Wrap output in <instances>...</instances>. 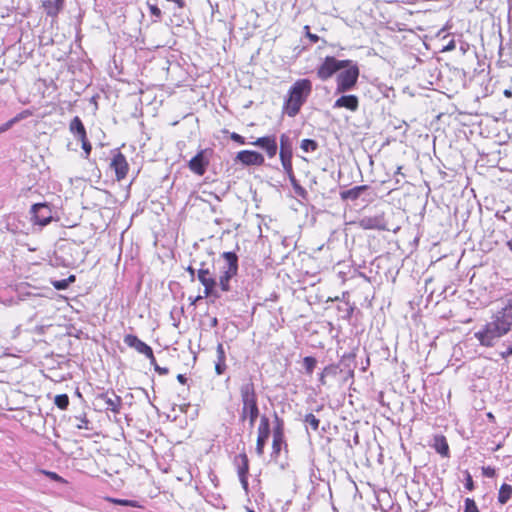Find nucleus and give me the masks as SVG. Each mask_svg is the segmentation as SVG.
<instances>
[{"instance_id": "nucleus-1", "label": "nucleus", "mask_w": 512, "mask_h": 512, "mask_svg": "<svg viewBox=\"0 0 512 512\" xmlns=\"http://www.w3.org/2000/svg\"><path fill=\"white\" fill-rule=\"evenodd\" d=\"M512 326V300L498 311L491 322L474 334L482 346L492 347L496 341L507 334Z\"/></svg>"}, {"instance_id": "nucleus-2", "label": "nucleus", "mask_w": 512, "mask_h": 512, "mask_svg": "<svg viewBox=\"0 0 512 512\" xmlns=\"http://www.w3.org/2000/svg\"><path fill=\"white\" fill-rule=\"evenodd\" d=\"M240 396L242 401V410L240 413V420H249V426L254 427V424L259 416V407L257 401V394L255 385L251 378L247 379L240 386Z\"/></svg>"}, {"instance_id": "nucleus-3", "label": "nucleus", "mask_w": 512, "mask_h": 512, "mask_svg": "<svg viewBox=\"0 0 512 512\" xmlns=\"http://www.w3.org/2000/svg\"><path fill=\"white\" fill-rule=\"evenodd\" d=\"M311 91L312 83L309 79H301L293 84L289 90V98L284 105L288 116L294 117L299 113Z\"/></svg>"}, {"instance_id": "nucleus-4", "label": "nucleus", "mask_w": 512, "mask_h": 512, "mask_svg": "<svg viewBox=\"0 0 512 512\" xmlns=\"http://www.w3.org/2000/svg\"><path fill=\"white\" fill-rule=\"evenodd\" d=\"M359 77V68L353 62L337 75L336 93L341 94L352 90Z\"/></svg>"}, {"instance_id": "nucleus-5", "label": "nucleus", "mask_w": 512, "mask_h": 512, "mask_svg": "<svg viewBox=\"0 0 512 512\" xmlns=\"http://www.w3.org/2000/svg\"><path fill=\"white\" fill-rule=\"evenodd\" d=\"M351 60H337L335 57L327 56L317 69V76L325 81L331 78L337 71L348 67Z\"/></svg>"}, {"instance_id": "nucleus-6", "label": "nucleus", "mask_w": 512, "mask_h": 512, "mask_svg": "<svg viewBox=\"0 0 512 512\" xmlns=\"http://www.w3.org/2000/svg\"><path fill=\"white\" fill-rule=\"evenodd\" d=\"M31 220L34 224L44 227L53 220V211L50 204L36 203L30 209Z\"/></svg>"}, {"instance_id": "nucleus-7", "label": "nucleus", "mask_w": 512, "mask_h": 512, "mask_svg": "<svg viewBox=\"0 0 512 512\" xmlns=\"http://www.w3.org/2000/svg\"><path fill=\"white\" fill-rule=\"evenodd\" d=\"M121 404V397L116 395L114 392L101 393L95 398V405L99 407V409L112 411L114 413H119Z\"/></svg>"}, {"instance_id": "nucleus-8", "label": "nucleus", "mask_w": 512, "mask_h": 512, "mask_svg": "<svg viewBox=\"0 0 512 512\" xmlns=\"http://www.w3.org/2000/svg\"><path fill=\"white\" fill-rule=\"evenodd\" d=\"M123 341L130 348H133L140 354L145 355L150 360L151 364L155 363V357H154L152 348L149 345H147L145 342L140 340L137 336L132 335V334H127L124 336Z\"/></svg>"}, {"instance_id": "nucleus-9", "label": "nucleus", "mask_w": 512, "mask_h": 512, "mask_svg": "<svg viewBox=\"0 0 512 512\" xmlns=\"http://www.w3.org/2000/svg\"><path fill=\"white\" fill-rule=\"evenodd\" d=\"M235 160L245 166H261L265 162L264 156L253 150H242L238 152Z\"/></svg>"}, {"instance_id": "nucleus-10", "label": "nucleus", "mask_w": 512, "mask_h": 512, "mask_svg": "<svg viewBox=\"0 0 512 512\" xmlns=\"http://www.w3.org/2000/svg\"><path fill=\"white\" fill-rule=\"evenodd\" d=\"M206 154L207 150H200L188 163L189 169L199 176L205 174L209 165V159Z\"/></svg>"}, {"instance_id": "nucleus-11", "label": "nucleus", "mask_w": 512, "mask_h": 512, "mask_svg": "<svg viewBox=\"0 0 512 512\" xmlns=\"http://www.w3.org/2000/svg\"><path fill=\"white\" fill-rule=\"evenodd\" d=\"M250 144L263 149L269 158H273L277 154L278 146L274 135L259 137Z\"/></svg>"}, {"instance_id": "nucleus-12", "label": "nucleus", "mask_w": 512, "mask_h": 512, "mask_svg": "<svg viewBox=\"0 0 512 512\" xmlns=\"http://www.w3.org/2000/svg\"><path fill=\"white\" fill-rule=\"evenodd\" d=\"M110 166L115 171L116 179L118 181L124 179L127 176L129 165L127 163L126 157L122 153L117 152L114 154Z\"/></svg>"}, {"instance_id": "nucleus-13", "label": "nucleus", "mask_w": 512, "mask_h": 512, "mask_svg": "<svg viewBox=\"0 0 512 512\" xmlns=\"http://www.w3.org/2000/svg\"><path fill=\"white\" fill-rule=\"evenodd\" d=\"M363 229L389 230L384 214L364 217L360 220Z\"/></svg>"}, {"instance_id": "nucleus-14", "label": "nucleus", "mask_w": 512, "mask_h": 512, "mask_svg": "<svg viewBox=\"0 0 512 512\" xmlns=\"http://www.w3.org/2000/svg\"><path fill=\"white\" fill-rule=\"evenodd\" d=\"M292 155H293V152H279L283 170L286 173V175L288 176L290 182L292 183V185L294 186L296 191L298 189L303 191V189L300 186H298L297 180H296L294 172H293Z\"/></svg>"}, {"instance_id": "nucleus-15", "label": "nucleus", "mask_w": 512, "mask_h": 512, "mask_svg": "<svg viewBox=\"0 0 512 512\" xmlns=\"http://www.w3.org/2000/svg\"><path fill=\"white\" fill-rule=\"evenodd\" d=\"M221 257L224 260L223 266L220 268L221 271H227L229 274L238 273V256L235 252H223Z\"/></svg>"}, {"instance_id": "nucleus-16", "label": "nucleus", "mask_w": 512, "mask_h": 512, "mask_svg": "<svg viewBox=\"0 0 512 512\" xmlns=\"http://www.w3.org/2000/svg\"><path fill=\"white\" fill-rule=\"evenodd\" d=\"M359 106V100L358 97L355 95H342L340 98H338L333 108H346L350 111H356Z\"/></svg>"}, {"instance_id": "nucleus-17", "label": "nucleus", "mask_w": 512, "mask_h": 512, "mask_svg": "<svg viewBox=\"0 0 512 512\" xmlns=\"http://www.w3.org/2000/svg\"><path fill=\"white\" fill-rule=\"evenodd\" d=\"M69 130L78 140H84L87 137L86 129L82 120L78 116H75L71 120Z\"/></svg>"}, {"instance_id": "nucleus-18", "label": "nucleus", "mask_w": 512, "mask_h": 512, "mask_svg": "<svg viewBox=\"0 0 512 512\" xmlns=\"http://www.w3.org/2000/svg\"><path fill=\"white\" fill-rule=\"evenodd\" d=\"M69 130L78 140H84L87 137L86 129L82 120L78 116H75L71 120Z\"/></svg>"}, {"instance_id": "nucleus-19", "label": "nucleus", "mask_w": 512, "mask_h": 512, "mask_svg": "<svg viewBox=\"0 0 512 512\" xmlns=\"http://www.w3.org/2000/svg\"><path fill=\"white\" fill-rule=\"evenodd\" d=\"M217 361L215 362V372L217 375H222L226 366V352L222 343H219L216 348Z\"/></svg>"}, {"instance_id": "nucleus-20", "label": "nucleus", "mask_w": 512, "mask_h": 512, "mask_svg": "<svg viewBox=\"0 0 512 512\" xmlns=\"http://www.w3.org/2000/svg\"><path fill=\"white\" fill-rule=\"evenodd\" d=\"M65 0H46L43 7L48 16L55 17L63 9Z\"/></svg>"}, {"instance_id": "nucleus-21", "label": "nucleus", "mask_w": 512, "mask_h": 512, "mask_svg": "<svg viewBox=\"0 0 512 512\" xmlns=\"http://www.w3.org/2000/svg\"><path fill=\"white\" fill-rule=\"evenodd\" d=\"M65 0H46L43 7L48 16L55 17L63 9Z\"/></svg>"}, {"instance_id": "nucleus-22", "label": "nucleus", "mask_w": 512, "mask_h": 512, "mask_svg": "<svg viewBox=\"0 0 512 512\" xmlns=\"http://www.w3.org/2000/svg\"><path fill=\"white\" fill-rule=\"evenodd\" d=\"M65 0H46L43 7L48 16L55 17L63 9Z\"/></svg>"}, {"instance_id": "nucleus-23", "label": "nucleus", "mask_w": 512, "mask_h": 512, "mask_svg": "<svg viewBox=\"0 0 512 512\" xmlns=\"http://www.w3.org/2000/svg\"><path fill=\"white\" fill-rule=\"evenodd\" d=\"M65 0H46L43 7L48 16L55 17L63 9Z\"/></svg>"}, {"instance_id": "nucleus-24", "label": "nucleus", "mask_w": 512, "mask_h": 512, "mask_svg": "<svg viewBox=\"0 0 512 512\" xmlns=\"http://www.w3.org/2000/svg\"><path fill=\"white\" fill-rule=\"evenodd\" d=\"M368 189V186L367 185H360V186H355L351 189H348V190H345V191H342L340 193V196H341V199L342 200H351V201H355L357 200L361 194Z\"/></svg>"}, {"instance_id": "nucleus-25", "label": "nucleus", "mask_w": 512, "mask_h": 512, "mask_svg": "<svg viewBox=\"0 0 512 512\" xmlns=\"http://www.w3.org/2000/svg\"><path fill=\"white\" fill-rule=\"evenodd\" d=\"M235 465L237 466L238 476L248 475L249 460L245 453H241L235 457Z\"/></svg>"}, {"instance_id": "nucleus-26", "label": "nucleus", "mask_w": 512, "mask_h": 512, "mask_svg": "<svg viewBox=\"0 0 512 512\" xmlns=\"http://www.w3.org/2000/svg\"><path fill=\"white\" fill-rule=\"evenodd\" d=\"M433 447L442 456H448V454H449V446H448V443H447L446 438L444 436H436L434 438V445H433Z\"/></svg>"}, {"instance_id": "nucleus-27", "label": "nucleus", "mask_w": 512, "mask_h": 512, "mask_svg": "<svg viewBox=\"0 0 512 512\" xmlns=\"http://www.w3.org/2000/svg\"><path fill=\"white\" fill-rule=\"evenodd\" d=\"M512 496V486L509 484H502L498 493V502L502 505L506 504Z\"/></svg>"}, {"instance_id": "nucleus-28", "label": "nucleus", "mask_w": 512, "mask_h": 512, "mask_svg": "<svg viewBox=\"0 0 512 512\" xmlns=\"http://www.w3.org/2000/svg\"><path fill=\"white\" fill-rule=\"evenodd\" d=\"M219 276V286L222 291L228 292L231 290L230 280L237 274H229L227 271H221Z\"/></svg>"}, {"instance_id": "nucleus-29", "label": "nucleus", "mask_w": 512, "mask_h": 512, "mask_svg": "<svg viewBox=\"0 0 512 512\" xmlns=\"http://www.w3.org/2000/svg\"><path fill=\"white\" fill-rule=\"evenodd\" d=\"M270 436V431H258L257 443H256V452L259 456H261L264 452L265 444Z\"/></svg>"}, {"instance_id": "nucleus-30", "label": "nucleus", "mask_w": 512, "mask_h": 512, "mask_svg": "<svg viewBox=\"0 0 512 512\" xmlns=\"http://www.w3.org/2000/svg\"><path fill=\"white\" fill-rule=\"evenodd\" d=\"M204 286V295L205 297L214 296L216 298L219 297V294L215 291V286L217 285L216 279L208 280L206 282H201Z\"/></svg>"}, {"instance_id": "nucleus-31", "label": "nucleus", "mask_w": 512, "mask_h": 512, "mask_svg": "<svg viewBox=\"0 0 512 512\" xmlns=\"http://www.w3.org/2000/svg\"><path fill=\"white\" fill-rule=\"evenodd\" d=\"M197 277H198V280L200 282H206L208 280H213L215 279L212 275H211V272L209 270V268L205 267V263L202 262L200 263V267L199 269L197 270Z\"/></svg>"}, {"instance_id": "nucleus-32", "label": "nucleus", "mask_w": 512, "mask_h": 512, "mask_svg": "<svg viewBox=\"0 0 512 512\" xmlns=\"http://www.w3.org/2000/svg\"><path fill=\"white\" fill-rule=\"evenodd\" d=\"M280 152H293L292 139L285 133L280 136Z\"/></svg>"}, {"instance_id": "nucleus-33", "label": "nucleus", "mask_w": 512, "mask_h": 512, "mask_svg": "<svg viewBox=\"0 0 512 512\" xmlns=\"http://www.w3.org/2000/svg\"><path fill=\"white\" fill-rule=\"evenodd\" d=\"M300 148L306 152H314L318 148V143L313 139H303Z\"/></svg>"}, {"instance_id": "nucleus-34", "label": "nucleus", "mask_w": 512, "mask_h": 512, "mask_svg": "<svg viewBox=\"0 0 512 512\" xmlns=\"http://www.w3.org/2000/svg\"><path fill=\"white\" fill-rule=\"evenodd\" d=\"M54 403L59 409L65 410L69 405V397L66 394L56 395Z\"/></svg>"}, {"instance_id": "nucleus-35", "label": "nucleus", "mask_w": 512, "mask_h": 512, "mask_svg": "<svg viewBox=\"0 0 512 512\" xmlns=\"http://www.w3.org/2000/svg\"><path fill=\"white\" fill-rule=\"evenodd\" d=\"M316 363V359L311 356H307L303 359V364L308 374H312L314 368L316 367Z\"/></svg>"}, {"instance_id": "nucleus-36", "label": "nucleus", "mask_w": 512, "mask_h": 512, "mask_svg": "<svg viewBox=\"0 0 512 512\" xmlns=\"http://www.w3.org/2000/svg\"><path fill=\"white\" fill-rule=\"evenodd\" d=\"M304 422L311 426V428L316 431L319 427V419L312 413H309L305 416Z\"/></svg>"}, {"instance_id": "nucleus-37", "label": "nucleus", "mask_w": 512, "mask_h": 512, "mask_svg": "<svg viewBox=\"0 0 512 512\" xmlns=\"http://www.w3.org/2000/svg\"><path fill=\"white\" fill-rule=\"evenodd\" d=\"M276 426L273 430V436L284 437L283 433V421L275 415Z\"/></svg>"}, {"instance_id": "nucleus-38", "label": "nucleus", "mask_w": 512, "mask_h": 512, "mask_svg": "<svg viewBox=\"0 0 512 512\" xmlns=\"http://www.w3.org/2000/svg\"><path fill=\"white\" fill-rule=\"evenodd\" d=\"M284 443V437L273 436V453L278 454L281 450V446Z\"/></svg>"}, {"instance_id": "nucleus-39", "label": "nucleus", "mask_w": 512, "mask_h": 512, "mask_svg": "<svg viewBox=\"0 0 512 512\" xmlns=\"http://www.w3.org/2000/svg\"><path fill=\"white\" fill-rule=\"evenodd\" d=\"M464 512H479L478 507L473 499L467 498L465 500Z\"/></svg>"}, {"instance_id": "nucleus-40", "label": "nucleus", "mask_w": 512, "mask_h": 512, "mask_svg": "<svg viewBox=\"0 0 512 512\" xmlns=\"http://www.w3.org/2000/svg\"><path fill=\"white\" fill-rule=\"evenodd\" d=\"M258 431H270V422L267 416L263 415L261 417Z\"/></svg>"}, {"instance_id": "nucleus-41", "label": "nucleus", "mask_w": 512, "mask_h": 512, "mask_svg": "<svg viewBox=\"0 0 512 512\" xmlns=\"http://www.w3.org/2000/svg\"><path fill=\"white\" fill-rule=\"evenodd\" d=\"M114 503L122 506H130V507H140L138 505L137 501L134 500H127V499H115L113 500Z\"/></svg>"}, {"instance_id": "nucleus-42", "label": "nucleus", "mask_w": 512, "mask_h": 512, "mask_svg": "<svg viewBox=\"0 0 512 512\" xmlns=\"http://www.w3.org/2000/svg\"><path fill=\"white\" fill-rule=\"evenodd\" d=\"M41 472L43 474H45L47 477H49L51 480H54V481H57V482H60V483H65V480L60 475H58L55 472L45 471V470H42Z\"/></svg>"}, {"instance_id": "nucleus-43", "label": "nucleus", "mask_w": 512, "mask_h": 512, "mask_svg": "<svg viewBox=\"0 0 512 512\" xmlns=\"http://www.w3.org/2000/svg\"><path fill=\"white\" fill-rule=\"evenodd\" d=\"M80 141L82 144V149L84 150V153H85V158L87 159L91 153L92 146H91L90 142L88 141L87 137L84 140H80Z\"/></svg>"}, {"instance_id": "nucleus-44", "label": "nucleus", "mask_w": 512, "mask_h": 512, "mask_svg": "<svg viewBox=\"0 0 512 512\" xmlns=\"http://www.w3.org/2000/svg\"><path fill=\"white\" fill-rule=\"evenodd\" d=\"M18 122V118H12L11 120L7 121L6 123L2 124L0 126V134L9 130L15 123Z\"/></svg>"}, {"instance_id": "nucleus-45", "label": "nucleus", "mask_w": 512, "mask_h": 512, "mask_svg": "<svg viewBox=\"0 0 512 512\" xmlns=\"http://www.w3.org/2000/svg\"><path fill=\"white\" fill-rule=\"evenodd\" d=\"M52 285L57 290H64L68 288L67 281H65V279L52 281Z\"/></svg>"}, {"instance_id": "nucleus-46", "label": "nucleus", "mask_w": 512, "mask_h": 512, "mask_svg": "<svg viewBox=\"0 0 512 512\" xmlns=\"http://www.w3.org/2000/svg\"><path fill=\"white\" fill-rule=\"evenodd\" d=\"M148 7H149V11H150L151 15H153L157 18L161 17V15H162L161 10L156 5L148 3Z\"/></svg>"}, {"instance_id": "nucleus-47", "label": "nucleus", "mask_w": 512, "mask_h": 512, "mask_svg": "<svg viewBox=\"0 0 512 512\" xmlns=\"http://www.w3.org/2000/svg\"><path fill=\"white\" fill-rule=\"evenodd\" d=\"M483 475L488 478H493L496 475V471L494 468L488 466L482 468Z\"/></svg>"}, {"instance_id": "nucleus-48", "label": "nucleus", "mask_w": 512, "mask_h": 512, "mask_svg": "<svg viewBox=\"0 0 512 512\" xmlns=\"http://www.w3.org/2000/svg\"><path fill=\"white\" fill-rule=\"evenodd\" d=\"M230 138L235 141L236 143L238 144H241V145H244L246 142H245V138L243 136H241L240 134L238 133H235L233 132L230 136Z\"/></svg>"}, {"instance_id": "nucleus-49", "label": "nucleus", "mask_w": 512, "mask_h": 512, "mask_svg": "<svg viewBox=\"0 0 512 512\" xmlns=\"http://www.w3.org/2000/svg\"><path fill=\"white\" fill-rule=\"evenodd\" d=\"M154 366V369L156 372H158L160 375H166L169 373V369L166 367H160L156 362L152 364Z\"/></svg>"}, {"instance_id": "nucleus-50", "label": "nucleus", "mask_w": 512, "mask_h": 512, "mask_svg": "<svg viewBox=\"0 0 512 512\" xmlns=\"http://www.w3.org/2000/svg\"><path fill=\"white\" fill-rule=\"evenodd\" d=\"M238 477H239L240 483L242 485V488L247 493L248 492V475L238 476Z\"/></svg>"}, {"instance_id": "nucleus-51", "label": "nucleus", "mask_w": 512, "mask_h": 512, "mask_svg": "<svg viewBox=\"0 0 512 512\" xmlns=\"http://www.w3.org/2000/svg\"><path fill=\"white\" fill-rule=\"evenodd\" d=\"M304 29L306 30V36L314 43H316L319 40V37L316 34H312L309 31V26H305Z\"/></svg>"}, {"instance_id": "nucleus-52", "label": "nucleus", "mask_w": 512, "mask_h": 512, "mask_svg": "<svg viewBox=\"0 0 512 512\" xmlns=\"http://www.w3.org/2000/svg\"><path fill=\"white\" fill-rule=\"evenodd\" d=\"M89 421L86 417L80 418V424L77 425L78 429H87Z\"/></svg>"}, {"instance_id": "nucleus-53", "label": "nucleus", "mask_w": 512, "mask_h": 512, "mask_svg": "<svg viewBox=\"0 0 512 512\" xmlns=\"http://www.w3.org/2000/svg\"><path fill=\"white\" fill-rule=\"evenodd\" d=\"M465 487L468 490H472L473 487H474L472 477H471V475L469 473H467Z\"/></svg>"}, {"instance_id": "nucleus-54", "label": "nucleus", "mask_w": 512, "mask_h": 512, "mask_svg": "<svg viewBox=\"0 0 512 512\" xmlns=\"http://www.w3.org/2000/svg\"><path fill=\"white\" fill-rule=\"evenodd\" d=\"M512 355V342H511V345L503 352H501V356L502 358H508L509 356Z\"/></svg>"}, {"instance_id": "nucleus-55", "label": "nucleus", "mask_w": 512, "mask_h": 512, "mask_svg": "<svg viewBox=\"0 0 512 512\" xmlns=\"http://www.w3.org/2000/svg\"><path fill=\"white\" fill-rule=\"evenodd\" d=\"M31 113L29 111H23L21 112L20 114H18L17 116H15L14 118H18V121H20L21 119L29 116Z\"/></svg>"}, {"instance_id": "nucleus-56", "label": "nucleus", "mask_w": 512, "mask_h": 512, "mask_svg": "<svg viewBox=\"0 0 512 512\" xmlns=\"http://www.w3.org/2000/svg\"><path fill=\"white\" fill-rule=\"evenodd\" d=\"M187 271L189 272L191 279L195 277L196 269L193 266H188Z\"/></svg>"}, {"instance_id": "nucleus-57", "label": "nucleus", "mask_w": 512, "mask_h": 512, "mask_svg": "<svg viewBox=\"0 0 512 512\" xmlns=\"http://www.w3.org/2000/svg\"><path fill=\"white\" fill-rule=\"evenodd\" d=\"M177 380H178L180 383H182V384H185V383H186V381H187L186 377H185L184 375H182V374H178V376H177Z\"/></svg>"}, {"instance_id": "nucleus-58", "label": "nucleus", "mask_w": 512, "mask_h": 512, "mask_svg": "<svg viewBox=\"0 0 512 512\" xmlns=\"http://www.w3.org/2000/svg\"><path fill=\"white\" fill-rule=\"evenodd\" d=\"M65 281H67V285L69 286L70 283L74 282L75 281V276L74 275H71L69 276L68 278L65 279Z\"/></svg>"}, {"instance_id": "nucleus-59", "label": "nucleus", "mask_w": 512, "mask_h": 512, "mask_svg": "<svg viewBox=\"0 0 512 512\" xmlns=\"http://www.w3.org/2000/svg\"><path fill=\"white\" fill-rule=\"evenodd\" d=\"M504 95L507 96V97H511L512 93L509 90H505L504 91Z\"/></svg>"}, {"instance_id": "nucleus-60", "label": "nucleus", "mask_w": 512, "mask_h": 512, "mask_svg": "<svg viewBox=\"0 0 512 512\" xmlns=\"http://www.w3.org/2000/svg\"><path fill=\"white\" fill-rule=\"evenodd\" d=\"M509 249L512 251V239L507 242Z\"/></svg>"}, {"instance_id": "nucleus-61", "label": "nucleus", "mask_w": 512, "mask_h": 512, "mask_svg": "<svg viewBox=\"0 0 512 512\" xmlns=\"http://www.w3.org/2000/svg\"><path fill=\"white\" fill-rule=\"evenodd\" d=\"M401 169H402V167H401V166H399V167L397 168L396 174H402V173H401Z\"/></svg>"}, {"instance_id": "nucleus-62", "label": "nucleus", "mask_w": 512, "mask_h": 512, "mask_svg": "<svg viewBox=\"0 0 512 512\" xmlns=\"http://www.w3.org/2000/svg\"><path fill=\"white\" fill-rule=\"evenodd\" d=\"M324 378H325V377H324V375L322 374V375H321V377H320V381H321L322 383H324Z\"/></svg>"}, {"instance_id": "nucleus-63", "label": "nucleus", "mask_w": 512, "mask_h": 512, "mask_svg": "<svg viewBox=\"0 0 512 512\" xmlns=\"http://www.w3.org/2000/svg\"><path fill=\"white\" fill-rule=\"evenodd\" d=\"M217 323V319L214 318V320L212 321V324H216Z\"/></svg>"}, {"instance_id": "nucleus-64", "label": "nucleus", "mask_w": 512, "mask_h": 512, "mask_svg": "<svg viewBox=\"0 0 512 512\" xmlns=\"http://www.w3.org/2000/svg\"><path fill=\"white\" fill-rule=\"evenodd\" d=\"M489 418H493V415L491 413H488Z\"/></svg>"}]
</instances>
